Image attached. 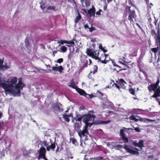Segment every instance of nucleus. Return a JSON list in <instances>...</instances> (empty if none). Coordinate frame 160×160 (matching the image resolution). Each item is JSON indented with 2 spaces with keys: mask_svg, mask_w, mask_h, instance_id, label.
Returning a JSON list of instances; mask_svg holds the SVG:
<instances>
[{
  "mask_svg": "<svg viewBox=\"0 0 160 160\" xmlns=\"http://www.w3.org/2000/svg\"><path fill=\"white\" fill-rule=\"evenodd\" d=\"M70 45H67V46H68V47H73V46H74L75 45V43L74 42V44H70Z\"/></svg>",
  "mask_w": 160,
  "mask_h": 160,
  "instance_id": "52",
  "label": "nucleus"
},
{
  "mask_svg": "<svg viewBox=\"0 0 160 160\" xmlns=\"http://www.w3.org/2000/svg\"><path fill=\"white\" fill-rule=\"evenodd\" d=\"M158 35H157V38L156 39V42L157 44L158 43L160 45V34L159 33V31L158 32Z\"/></svg>",
  "mask_w": 160,
  "mask_h": 160,
  "instance_id": "21",
  "label": "nucleus"
},
{
  "mask_svg": "<svg viewBox=\"0 0 160 160\" xmlns=\"http://www.w3.org/2000/svg\"><path fill=\"white\" fill-rule=\"evenodd\" d=\"M85 63L84 65L83 66L84 67H87V63H88V61H87V60H86L85 61Z\"/></svg>",
  "mask_w": 160,
  "mask_h": 160,
  "instance_id": "59",
  "label": "nucleus"
},
{
  "mask_svg": "<svg viewBox=\"0 0 160 160\" xmlns=\"http://www.w3.org/2000/svg\"><path fill=\"white\" fill-rule=\"evenodd\" d=\"M3 61L2 60H0V70H2V66L3 64Z\"/></svg>",
  "mask_w": 160,
  "mask_h": 160,
  "instance_id": "38",
  "label": "nucleus"
},
{
  "mask_svg": "<svg viewBox=\"0 0 160 160\" xmlns=\"http://www.w3.org/2000/svg\"><path fill=\"white\" fill-rule=\"evenodd\" d=\"M129 92L132 95H134L135 94V89L133 88H130L129 89Z\"/></svg>",
  "mask_w": 160,
  "mask_h": 160,
  "instance_id": "29",
  "label": "nucleus"
},
{
  "mask_svg": "<svg viewBox=\"0 0 160 160\" xmlns=\"http://www.w3.org/2000/svg\"><path fill=\"white\" fill-rule=\"evenodd\" d=\"M130 7L128 6H127L126 7V10H128L129 12L130 11H131L130 10Z\"/></svg>",
  "mask_w": 160,
  "mask_h": 160,
  "instance_id": "48",
  "label": "nucleus"
},
{
  "mask_svg": "<svg viewBox=\"0 0 160 160\" xmlns=\"http://www.w3.org/2000/svg\"><path fill=\"white\" fill-rule=\"evenodd\" d=\"M86 52L87 54L89 56H92L94 55V53L88 49H87Z\"/></svg>",
  "mask_w": 160,
  "mask_h": 160,
  "instance_id": "22",
  "label": "nucleus"
},
{
  "mask_svg": "<svg viewBox=\"0 0 160 160\" xmlns=\"http://www.w3.org/2000/svg\"><path fill=\"white\" fill-rule=\"evenodd\" d=\"M118 62L119 63H121L122 64L126 66V64H125L124 63H123L122 61L121 60V59L120 58L118 59Z\"/></svg>",
  "mask_w": 160,
  "mask_h": 160,
  "instance_id": "43",
  "label": "nucleus"
},
{
  "mask_svg": "<svg viewBox=\"0 0 160 160\" xmlns=\"http://www.w3.org/2000/svg\"><path fill=\"white\" fill-rule=\"evenodd\" d=\"M114 85L115 86V87L116 88H118V89H119V87L118 84L114 83L113 85Z\"/></svg>",
  "mask_w": 160,
  "mask_h": 160,
  "instance_id": "49",
  "label": "nucleus"
},
{
  "mask_svg": "<svg viewBox=\"0 0 160 160\" xmlns=\"http://www.w3.org/2000/svg\"><path fill=\"white\" fill-rule=\"evenodd\" d=\"M110 122V120H107L106 121H100L99 123L101 124H106L109 123Z\"/></svg>",
  "mask_w": 160,
  "mask_h": 160,
  "instance_id": "28",
  "label": "nucleus"
},
{
  "mask_svg": "<svg viewBox=\"0 0 160 160\" xmlns=\"http://www.w3.org/2000/svg\"><path fill=\"white\" fill-rule=\"evenodd\" d=\"M137 25V26L138 27V28H140V29H141V26L138 23H137L136 24Z\"/></svg>",
  "mask_w": 160,
  "mask_h": 160,
  "instance_id": "64",
  "label": "nucleus"
},
{
  "mask_svg": "<svg viewBox=\"0 0 160 160\" xmlns=\"http://www.w3.org/2000/svg\"><path fill=\"white\" fill-rule=\"evenodd\" d=\"M129 119L131 120L134 121H137L138 120V119L136 118L133 115H132L130 116L129 117Z\"/></svg>",
  "mask_w": 160,
  "mask_h": 160,
  "instance_id": "27",
  "label": "nucleus"
},
{
  "mask_svg": "<svg viewBox=\"0 0 160 160\" xmlns=\"http://www.w3.org/2000/svg\"><path fill=\"white\" fill-rule=\"evenodd\" d=\"M69 86L75 89L78 92L80 91H82V89L78 88L75 85L73 79H72L69 83Z\"/></svg>",
  "mask_w": 160,
  "mask_h": 160,
  "instance_id": "6",
  "label": "nucleus"
},
{
  "mask_svg": "<svg viewBox=\"0 0 160 160\" xmlns=\"http://www.w3.org/2000/svg\"><path fill=\"white\" fill-rule=\"evenodd\" d=\"M144 146L143 145V141L142 140H141L138 143V147L139 148V149L137 148H135V149L138 151H139L140 150H141L142 147H144Z\"/></svg>",
  "mask_w": 160,
  "mask_h": 160,
  "instance_id": "14",
  "label": "nucleus"
},
{
  "mask_svg": "<svg viewBox=\"0 0 160 160\" xmlns=\"http://www.w3.org/2000/svg\"><path fill=\"white\" fill-rule=\"evenodd\" d=\"M121 59V60L123 61V62L127 63L128 62L127 61V59L125 57H121L120 58Z\"/></svg>",
  "mask_w": 160,
  "mask_h": 160,
  "instance_id": "34",
  "label": "nucleus"
},
{
  "mask_svg": "<svg viewBox=\"0 0 160 160\" xmlns=\"http://www.w3.org/2000/svg\"><path fill=\"white\" fill-rule=\"evenodd\" d=\"M88 29H89V31L90 32H92L93 31L95 30V28L94 27L88 28Z\"/></svg>",
  "mask_w": 160,
  "mask_h": 160,
  "instance_id": "36",
  "label": "nucleus"
},
{
  "mask_svg": "<svg viewBox=\"0 0 160 160\" xmlns=\"http://www.w3.org/2000/svg\"><path fill=\"white\" fill-rule=\"evenodd\" d=\"M107 103H108L109 104V105H110V106H111V105L112 104V103L110 101L107 102H105V104L106 105H107Z\"/></svg>",
  "mask_w": 160,
  "mask_h": 160,
  "instance_id": "53",
  "label": "nucleus"
},
{
  "mask_svg": "<svg viewBox=\"0 0 160 160\" xmlns=\"http://www.w3.org/2000/svg\"><path fill=\"white\" fill-rule=\"evenodd\" d=\"M99 49H101V50L102 49H103V48L102 47V45L101 44H99Z\"/></svg>",
  "mask_w": 160,
  "mask_h": 160,
  "instance_id": "57",
  "label": "nucleus"
},
{
  "mask_svg": "<svg viewBox=\"0 0 160 160\" xmlns=\"http://www.w3.org/2000/svg\"><path fill=\"white\" fill-rule=\"evenodd\" d=\"M81 115L77 114L74 118H73L72 120V122H75L79 123L81 122L82 118L83 119V117Z\"/></svg>",
  "mask_w": 160,
  "mask_h": 160,
  "instance_id": "7",
  "label": "nucleus"
},
{
  "mask_svg": "<svg viewBox=\"0 0 160 160\" xmlns=\"http://www.w3.org/2000/svg\"><path fill=\"white\" fill-rule=\"evenodd\" d=\"M108 56V55H107L105 54H103L102 55V56L103 57H105V59L104 60H102L101 61V62L102 63H107V61L105 60V59H106V58Z\"/></svg>",
  "mask_w": 160,
  "mask_h": 160,
  "instance_id": "24",
  "label": "nucleus"
},
{
  "mask_svg": "<svg viewBox=\"0 0 160 160\" xmlns=\"http://www.w3.org/2000/svg\"><path fill=\"white\" fill-rule=\"evenodd\" d=\"M158 96H160V95H158V94H157V93L155 92L153 95L152 96V97L156 98Z\"/></svg>",
  "mask_w": 160,
  "mask_h": 160,
  "instance_id": "42",
  "label": "nucleus"
},
{
  "mask_svg": "<svg viewBox=\"0 0 160 160\" xmlns=\"http://www.w3.org/2000/svg\"><path fill=\"white\" fill-rule=\"evenodd\" d=\"M58 43L63 44L64 43L67 44H74V40H73L71 41H68L64 40H60L58 42Z\"/></svg>",
  "mask_w": 160,
  "mask_h": 160,
  "instance_id": "12",
  "label": "nucleus"
},
{
  "mask_svg": "<svg viewBox=\"0 0 160 160\" xmlns=\"http://www.w3.org/2000/svg\"><path fill=\"white\" fill-rule=\"evenodd\" d=\"M70 141L75 146H77L78 145V143L76 139L74 138H71L70 139Z\"/></svg>",
  "mask_w": 160,
  "mask_h": 160,
  "instance_id": "20",
  "label": "nucleus"
},
{
  "mask_svg": "<svg viewBox=\"0 0 160 160\" xmlns=\"http://www.w3.org/2000/svg\"><path fill=\"white\" fill-rule=\"evenodd\" d=\"M52 68V70L58 71L60 73L62 72V71L63 69V67L61 66L58 67L53 66Z\"/></svg>",
  "mask_w": 160,
  "mask_h": 160,
  "instance_id": "15",
  "label": "nucleus"
},
{
  "mask_svg": "<svg viewBox=\"0 0 160 160\" xmlns=\"http://www.w3.org/2000/svg\"><path fill=\"white\" fill-rule=\"evenodd\" d=\"M2 70H4L5 69H6L8 68L7 64H5L4 65H2Z\"/></svg>",
  "mask_w": 160,
  "mask_h": 160,
  "instance_id": "39",
  "label": "nucleus"
},
{
  "mask_svg": "<svg viewBox=\"0 0 160 160\" xmlns=\"http://www.w3.org/2000/svg\"><path fill=\"white\" fill-rule=\"evenodd\" d=\"M122 147V145H116V146L115 147V148H121Z\"/></svg>",
  "mask_w": 160,
  "mask_h": 160,
  "instance_id": "51",
  "label": "nucleus"
},
{
  "mask_svg": "<svg viewBox=\"0 0 160 160\" xmlns=\"http://www.w3.org/2000/svg\"><path fill=\"white\" fill-rule=\"evenodd\" d=\"M159 82H160L159 79L158 78L157 81L156 83H155V84H156V85L158 87V85L159 83Z\"/></svg>",
  "mask_w": 160,
  "mask_h": 160,
  "instance_id": "47",
  "label": "nucleus"
},
{
  "mask_svg": "<svg viewBox=\"0 0 160 160\" xmlns=\"http://www.w3.org/2000/svg\"><path fill=\"white\" fill-rule=\"evenodd\" d=\"M46 0H43L42 1L40 2V7L45 12V11L44 9L47 7V4L45 3Z\"/></svg>",
  "mask_w": 160,
  "mask_h": 160,
  "instance_id": "16",
  "label": "nucleus"
},
{
  "mask_svg": "<svg viewBox=\"0 0 160 160\" xmlns=\"http://www.w3.org/2000/svg\"><path fill=\"white\" fill-rule=\"evenodd\" d=\"M93 112L92 111H89L87 114L83 116V121L85 123V125L82 131L80 129L82 125L81 122H75L74 123V129L78 133L81 138L82 137H85V139H88L87 135L88 134V127H90L93 124L94 119L95 117V116L92 114Z\"/></svg>",
  "mask_w": 160,
  "mask_h": 160,
  "instance_id": "2",
  "label": "nucleus"
},
{
  "mask_svg": "<svg viewBox=\"0 0 160 160\" xmlns=\"http://www.w3.org/2000/svg\"><path fill=\"white\" fill-rule=\"evenodd\" d=\"M137 50L136 49H135L134 51V56H136L137 55Z\"/></svg>",
  "mask_w": 160,
  "mask_h": 160,
  "instance_id": "60",
  "label": "nucleus"
},
{
  "mask_svg": "<svg viewBox=\"0 0 160 160\" xmlns=\"http://www.w3.org/2000/svg\"><path fill=\"white\" fill-rule=\"evenodd\" d=\"M128 2L129 4H130L132 6H133L134 5L133 3L131 1H129Z\"/></svg>",
  "mask_w": 160,
  "mask_h": 160,
  "instance_id": "55",
  "label": "nucleus"
},
{
  "mask_svg": "<svg viewBox=\"0 0 160 160\" xmlns=\"http://www.w3.org/2000/svg\"><path fill=\"white\" fill-rule=\"evenodd\" d=\"M113 143L112 142H108L107 144V146L108 147H110Z\"/></svg>",
  "mask_w": 160,
  "mask_h": 160,
  "instance_id": "50",
  "label": "nucleus"
},
{
  "mask_svg": "<svg viewBox=\"0 0 160 160\" xmlns=\"http://www.w3.org/2000/svg\"><path fill=\"white\" fill-rule=\"evenodd\" d=\"M101 11V10H99V11L97 12H96V14L97 15H99L100 14V12Z\"/></svg>",
  "mask_w": 160,
  "mask_h": 160,
  "instance_id": "54",
  "label": "nucleus"
},
{
  "mask_svg": "<svg viewBox=\"0 0 160 160\" xmlns=\"http://www.w3.org/2000/svg\"><path fill=\"white\" fill-rule=\"evenodd\" d=\"M94 70L93 71H92L90 72V73H92L94 74L97 72L98 67L96 66H94Z\"/></svg>",
  "mask_w": 160,
  "mask_h": 160,
  "instance_id": "25",
  "label": "nucleus"
},
{
  "mask_svg": "<svg viewBox=\"0 0 160 160\" xmlns=\"http://www.w3.org/2000/svg\"><path fill=\"white\" fill-rule=\"evenodd\" d=\"M63 59L62 58L58 59L57 60V62L60 63L62 62Z\"/></svg>",
  "mask_w": 160,
  "mask_h": 160,
  "instance_id": "44",
  "label": "nucleus"
},
{
  "mask_svg": "<svg viewBox=\"0 0 160 160\" xmlns=\"http://www.w3.org/2000/svg\"><path fill=\"white\" fill-rule=\"evenodd\" d=\"M124 148L127 151V152L131 154L134 155H138L139 154L138 152L135 151L133 148L129 146L125 145L124 146Z\"/></svg>",
  "mask_w": 160,
  "mask_h": 160,
  "instance_id": "4",
  "label": "nucleus"
},
{
  "mask_svg": "<svg viewBox=\"0 0 160 160\" xmlns=\"http://www.w3.org/2000/svg\"><path fill=\"white\" fill-rule=\"evenodd\" d=\"M72 116V114H70L68 115L64 114L63 115V118H64L65 121L67 122H69L70 121V120L68 118V117Z\"/></svg>",
  "mask_w": 160,
  "mask_h": 160,
  "instance_id": "18",
  "label": "nucleus"
},
{
  "mask_svg": "<svg viewBox=\"0 0 160 160\" xmlns=\"http://www.w3.org/2000/svg\"><path fill=\"white\" fill-rule=\"evenodd\" d=\"M155 92L158 94L159 95H160V87H159L158 88H157L156 89L155 91H154Z\"/></svg>",
  "mask_w": 160,
  "mask_h": 160,
  "instance_id": "30",
  "label": "nucleus"
},
{
  "mask_svg": "<svg viewBox=\"0 0 160 160\" xmlns=\"http://www.w3.org/2000/svg\"><path fill=\"white\" fill-rule=\"evenodd\" d=\"M81 18V16L79 14H78V16L76 17L75 20V23H77L78 22V21L80 20Z\"/></svg>",
  "mask_w": 160,
  "mask_h": 160,
  "instance_id": "23",
  "label": "nucleus"
},
{
  "mask_svg": "<svg viewBox=\"0 0 160 160\" xmlns=\"http://www.w3.org/2000/svg\"><path fill=\"white\" fill-rule=\"evenodd\" d=\"M95 12V8L93 6H92V8L88 10V15L90 17L94 16Z\"/></svg>",
  "mask_w": 160,
  "mask_h": 160,
  "instance_id": "10",
  "label": "nucleus"
},
{
  "mask_svg": "<svg viewBox=\"0 0 160 160\" xmlns=\"http://www.w3.org/2000/svg\"><path fill=\"white\" fill-rule=\"evenodd\" d=\"M119 84H123V83H126V82L124 81L123 79H120L119 80Z\"/></svg>",
  "mask_w": 160,
  "mask_h": 160,
  "instance_id": "33",
  "label": "nucleus"
},
{
  "mask_svg": "<svg viewBox=\"0 0 160 160\" xmlns=\"http://www.w3.org/2000/svg\"><path fill=\"white\" fill-rule=\"evenodd\" d=\"M50 137L49 135L48 136L45 135L44 140L43 141L41 142L42 146L44 145L46 147L47 150L48 151H49L50 149L54 150L56 147L55 143H52V142H51Z\"/></svg>",
  "mask_w": 160,
  "mask_h": 160,
  "instance_id": "3",
  "label": "nucleus"
},
{
  "mask_svg": "<svg viewBox=\"0 0 160 160\" xmlns=\"http://www.w3.org/2000/svg\"><path fill=\"white\" fill-rule=\"evenodd\" d=\"M59 46L60 47L59 49V51L61 52H66L67 49V48L66 47L64 46H60V45Z\"/></svg>",
  "mask_w": 160,
  "mask_h": 160,
  "instance_id": "19",
  "label": "nucleus"
},
{
  "mask_svg": "<svg viewBox=\"0 0 160 160\" xmlns=\"http://www.w3.org/2000/svg\"><path fill=\"white\" fill-rule=\"evenodd\" d=\"M5 150L0 151V158H2L5 156Z\"/></svg>",
  "mask_w": 160,
  "mask_h": 160,
  "instance_id": "26",
  "label": "nucleus"
},
{
  "mask_svg": "<svg viewBox=\"0 0 160 160\" xmlns=\"http://www.w3.org/2000/svg\"><path fill=\"white\" fill-rule=\"evenodd\" d=\"M124 132L125 130L124 129H121L120 131V135L122 137V138L124 142H127L128 141V139L125 136Z\"/></svg>",
  "mask_w": 160,
  "mask_h": 160,
  "instance_id": "8",
  "label": "nucleus"
},
{
  "mask_svg": "<svg viewBox=\"0 0 160 160\" xmlns=\"http://www.w3.org/2000/svg\"><path fill=\"white\" fill-rule=\"evenodd\" d=\"M133 144L135 147H137L138 143H137L136 141H135L133 142Z\"/></svg>",
  "mask_w": 160,
  "mask_h": 160,
  "instance_id": "40",
  "label": "nucleus"
},
{
  "mask_svg": "<svg viewBox=\"0 0 160 160\" xmlns=\"http://www.w3.org/2000/svg\"><path fill=\"white\" fill-rule=\"evenodd\" d=\"M112 63H113V65L114 66H117V67H120L118 65H117L116 64L115 62H112Z\"/></svg>",
  "mask_w": 160,
  "mask_h": 160,
  "instance_id": "62",
  "label": "nucleus"
},
{
  "mask_svg": "<svg viewBox=\"0 0 160 160\" xmlns=\"http://www.w3.org/2000/svg\"><path fill=\"white\" fill-rule=\"evenodd\" d=\"M97 92L98 93H99L102 96H103V94H102V92H100L99 91H97Z\"/></svg>",
  "mask_w": 160,
  "mask_h": 160,
  "instance_id": "63",
  "label": "nucleus"
},
{
  "mask_svg": "<svg viewBox=\"0 0 160 160\" xmlns=\"http://www.w3.org/2000/svg\"><path fill=\"white\" fill-rule=\"evenodd\" d=\"M140 121H142V122H148V119L146 118H141L140 120Z\"/></svg>",
  "mask_w": 160,
  "mask_h": 160,
  "instance_id": "37",
  "label": "nucleus"
},
{
  "mask_svg": "<svg viewBox=\"0 0 160 160\" xmlns=\"http://www.w3.org/2000/svg\"><path fill=\"white\" fill-rule=\"evenodd\" d=\"M102 158L101 157H98L97 158L92 159V160H102Z\"/></svg>",
  "mask_w": 160,
  "mask_h": 160,
  "instance_id": "45",
  "label": "nucleus"
},
{
  "mask_svg": "<svg viewBox=\"0 0 160 160\" xmlns=\"http://www.w3.org/2000/svg\"><path fill=\"white\" fill-rule=\"evenodd\" d=\"M84 27L85 29H86L87 28H89L88 27V25L87 24H86L84 25Z\"/></svg>",
  "mask_w": 160,
  "mask_h": 160,
  "instance_id": "56",
  "label": "nucleus"
},
{
  "mask_svg": "<svg viewBox=\"0 0 160 160\" xmlns=\"http://www.w3.org/2000/svg\"><path fill=\"white\" fill-rule=\"evenodd\" d=\"M3 122L2 121H0V129L3 128Z\"/></svg>",
  "mask_w": 160,
  "mask_h": 160,
  "instance_id": "35",
  "label": "nucleus"
},
{
  "mask_svg": "<svg viewBox=\"0 0 160 160\" xmlns=\"http://www.w3.org/2000/svg\"><path fill=\"white\" fill-rule=\"evenodd\" d=\"M134 130L138 132H140V128L138 127H137L136 128H135Z\"/></svg>",
  "mask_w": 160,
  "mask_h": 160,
  "instance_id": "41",
  "label": "nucleus"
},
{
  "mask_svg": "<svg viewBox=\"0 0 160 160\" xmlns=\"http://www.w3.org/2000/svg\"><path fill=\"white\" fill-rule=\"evenodd\" d=\"M1 75L0 73V86L4 90L6 94H12L14 96H20L21 90L25 86L21 80L20 79L17 84L16 83L18 79L15 77H12L7 81H2L1 80Z\"/></svg>",
  "mask_w": 160,
  "mask_h": 160,
  "instance_id": "1",
  "label": "nucleus"
},
{
  "mask_svg": "<svg viewBox=\"0 0 160 160\" xmlns=\"http://www.w3.org/2000/svg\"><path fill=\"white\" fill-rule=\"evenodd\" d=\"M155 121V120H152V119H148V122H153V121Z\"/></svg>",
  "mask_w": 160,
  "mask_h": 160,
  "instance_id": "58",
  "label": "nucleus"
},
{
  "mask_svg": "<svg viewBox=\"0 0 160 160\" xmlns=\"http://www.w3.org/2000/svg\"><path fill=\"white\" fill-rule=\"evenodd\" d=\"M55 109H57V111L59 112H62L63 111V109L62 108L56 107H55Z\"/></svg>",
  "mask_w": 160,
  "mask_h": 160,
  "instance_id": "32",
  "label": "nucleus"
},
{
  "mask_svg": "<svg viewBox=\"0 0 160 160\" xmlns=\"http://www.w3.org/2000/svg\"><path fill=\"white\" fill-rule=\"evenodd\" d=\"M82 91H80L78 93L81 95L85 96L87 98H92L94 97L93 95L87 94L82 89Z\"/></svg>",
  "mask_w": 160,
  "mask_h": 160,
  "instance_id": "9",
  "label": "nucleus"
},
{
  "mask_svg": "<svg viewBox=\"0 0 160 160\" xmlns=\"http://www.w3.org/2000/svg\"><path fill=\"white\" fill-rule=\"evenodd\" d=\"M39 154L42 155V156H45L46 151L45 148L42 147L40 148L39 151Z\"/></svg>",
  "mask_w": 160,
  "mask_h": 160,
  "instance_id": "13",
  "label": "nucleus"
},
{
  "mask_svg": "<svg viewBox=\"0 0 160 160\" xmlns=\"http://www.w3.org/2000/svg\"><path fill=\"white\" fill-rule=\"evenodd\" d=\"M41 158H42V155L39 154V156L38 157V159L39 160Z\"/></svg>",
  "mask_w": 160,
  "mask_h": 160,
  "instance_id": "61",
  "label": "nucleus"
},
{
  "mask_svg": "<svg viewBox=\"0 0 160 160\" xmlns=\"http://www.w3.org/2000/svg\"><path fill=\"white\" fill-rule=\"evenodd\" d=\"M158 88V86L154 84H151L148 87V89L150 92H152V91H155L156 89Z\"/></svg>",
  "mask_w": 160,
  "mask_h": 160,
  "instance_id": "11",
  "label": "nucleus"
},
{
  "mask_svg": "<svg viewBox=\"0 0 160 160\" xmlns=\"http://www.w3.org/2000/svg\"><path fill=\"white\" fill-rule=\"evenodd\" d=\"M135 13L134 10H132L129 12L128 20L130 21L131 23L133 22V19H135L136 17Z\"/></svg>",
  "mask_w": 160,
  "mask_h": 160,
  "instance_id": "5",
  "label": "nucleus"
},
{
  "mask_svg": "<svg viewBox=\"0 0 160 160\" xmlns=\"http://www.w3.org/2000/svg\"><path fill=\"white\" fill-rule=\"evenodd\" d=\"M72 53L71 52H70L68 56V58L70 59L72 57Z\"/></svg>",
  "mask_w": 160,
  "mask_h": 160,
  "instance_id": "46",
  "label": "nucleus"
},
{
  "mask_svg": "<svg viewBox=\"0 0 160 160\" xmlns=\"http://www.w3.org/2000/svg\"><path fill=\"white\" fill-rule=\"evenodd\" d=\"M52 10L53 11H57V10L56 9V8H55V6H49V7H48L47 8L45 12H50V11H51Z\"/></svg>",
  "mask_w": 160,
  "mask_h": 160,
  "instance_id": "17",
  "label": "nucleus"
},
{
  "mask_svg": "<svg viewBox=\"0 0 160 160\" xmlns=\"http://www.w3.org/2000/svg\"><path fill=\"white\" fill-rule=\"evenodd\" d=\"M158 50V48H151V51L155 53V54L157 53Z\"/></svg>",
  "mask_w": 160,
  "mask_h": 160,
  "instance_id": "31",
  "label": "nucleus"
}]
</instances>
